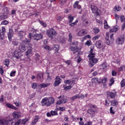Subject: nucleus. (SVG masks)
I'll list each match as a JSON object with an SVG mask.
<instances>
[{"instance_id":"obj_34","label":"nucleus","mask_w":125,"mask_h":125,"mask_svg":"<svg viewBox=\"0 0 125 125\" xmlns=\"http://www.w3.org/2000/svg\"><path fill=\"white\" fill-rule=\"evenodd\" d=\"M93 30L94 33H95V34H98L100 31L99 29H98V28L97 27L94 28Z\"/></svg>"},{"instance_id":"obj_44","label":"nucleus","mask_w":125,"mask_h":125,"mask_svg":"<svg viewBox=\"0 0 125 125\" xmlns=\"http://www.w3.org/2000/svg\"><path fill=\"white\" fill-rule=\"evenodd\" d=\"M14 104L16 105V106H20V104H21V102H20V101L18 100L16 102H15Z\"/></svg>"},{"instance_id":"obj_42","label":"nucleus","mask_w":125,"mask_h":125,"mask_svg":"<svg viewBox=\"0 0 125 125\" xmlns=\"http://www.w3.org/2000/svg\"><path fill=\"white\" fill-rule=\"evenodd\" d=\"M68 37H69L68 41L72 42V39L73 38V35H72V33H69Z\"/></svg>"},{"instance_id":"obj_53","label":"nucleus","mask_w":125,"mask_h":125,"mask_svg":"<svg viewBox=\"0 0 125 125\" xmlns=\"http://www.w3.org/2000/svg\"><path fill=\"white\" fill-rule=\"evenodd\" d=\"M16 73V71H12L10 74V77H14L15 76V73Z\"/></svg>"},{"instance_id":"obj_49","label":"nucleus","mask_w":125,"mask_h":125,"mask_svg":"<svg viewBox=\"0 0 125 125\" xmlns=\"http://www.w3.org/2000/svg\"><path fill=\"white\" fill-rule=\"evenodd\" d=\"M5 122H6V120H0V125H5Z\"/></svg>"},{"instance_id":"obj_26","label":"nucleus","mask_w":125,"mask_h":125,"mask_svg":"<svg viewBox=\"0 0 125 125\" xmlns=\"http://www.w3.org/2000/svg\"><path fill=\"white\" fill-rule=\"evenodd\" d=\"M118 30H119L118 26L113 27L112 28L110 29V32H112V33H113L114 32H116Z\"/></svg>"},{"instance_id":"obj_23","label":"nucleus","mask_w":125,"mask_h":125,"mask_svg":"<svg viewBox=\"0 0 125 125\" xmlns=\"http://www.w3.org/2000/svg\"><path fill=\"white\" fill-rule=\"evenodd\" d=\"M96 111V109H93V108H90L87 110V113L88 114H90V115H91L92 114H94Z\"/></svg>"},{"instance_id":"obj_50","label":"nucleus","mask_w":125,"mask_h":125,"mask_svg":"<svg viewBox=\"0 0 125 125\" xmlns=\"http://www.w3.org/2000/svg\"><path fill=\"white\" fill-rule=\"evenodd\" d=\"M22 42L23 43H30V40L29 39V40L25 39L22 41Z\"/></svg>"},{"instance_id":"obj_55","label":"nucleus","mask_w":125,"mask_h":125,"mask_svg":"<svg viewBox=\"0 0 125 125\" xmlns=\"http://www.w3.org/2000/svg\"><path fill=\"white\" fill-rule=\"evenodd\" d=\"M51 114L52 116H55V115H57V111H51Z\"/></svg>"},{"instance_id":"obj_25","label":"nucleus","mask_w":125,"mask_h":125,"mask_svg":"<svg viewBox=\"0 0 125 125\" xmlns=\"http://www.w3.org/2000/svg\"><path fill=\"white\" fill-rule=\"evenodd\" d=\"M52 48L57 52L59 51V45L58 44L54 45V47H52Z\"/></svg>"},{"instance_id":"obj_12","label":"nucleus","mask_w":125,"mask_h":125,"mask_svg":"<svg viewBox=\"0 0 125 125\" xmlns=\"http://www.w3.org/2000/svg\"><path fill=\"white\" fill-rule=\"evenodd\" d=\"M103 42L101 41H97L95 45L97 48H102L103 47Z\"/></svg>"},{"instance_id":"obj_40","label":"nucleus","mask_w":125,"mask_h":125,"mask_svg":"<svg viewBox=\"0 0 125 125\" xmlns=\"http://www.w3.org/2000/svg\"><path fill=\"white\" fill-rule=\"evenodd\" d=\"M99 38H100V35H97L95 36H94V37H93V41H97V40H98V39H99Z\"/></svg>"},{"instance_id":"obj_8","label":"nucleus","mask_w":125,"mask_h":125,"mask_svg":"<svg viewBox=\"0 0 125 125\" xmlns=\"http://www.w3.org/2000/svg\"><path fill=\"white\" fill-rule=\"evenodd\" d=\"M117 44H123L125 42V36L121 35L116 39Z\"/></svg>"},{"instance_id":"obj_2","label":"nucleus","mask_w":125,"mask_h":125,"mask_svg":"<svg viewBox=\"0 0 125 125\" xmlns=\"http://www.w3.org/2000/svg\"><path fill=\"white\" fill-rule=\"evenodd\" d=\"M26 51V46L23 44H20L19 48L17 49L14 52V57L17 59H20L22 56L21 52H24Z\"/></svg>"},{"instance_id":"obj_11","label":"nucleus","mask_w":125,"mask_h":125,"mask_svg":"<svg viewBox=\"0 0 125 125\" xmlns=\"http://www.w3.org/2000/svg\"><path fill=\"white\" fill-rule=\"evenodd\" d=\"M7 35L9 41H10V42H11L12 37H13V30L11 29H10L9 30V32L7 33Z\"/></svg>"},{"instance_id":"obj_47","label":"nucleus","mask_w":125,"mask_h":125,"mask_svg":"<svg viewBox=\"0 0 125 125\" xmlns=\"http://www.w3.org/2000/svg\"><path fill=\"white\" fill-rule=\"evenodd\" d=\"M1 24L2 25H7L8 24V21H7L6 20H4V21H2Z\"/></svg>"},{"instance_id":"obj_4","label":"nucleus","mask_w":125,"mask_h":125,"mask_svg":"<svg viewBox=\"0 0 125 125\" xmlns=\"http://www.w3.org/2000/svg\"><path fill=\"white\" fill-rule=\"evenodd\" d=\"M28 38L30 39V40H33V41H36V42H38V41H40V40L42 39V34H35L33 35L32 33H29Z\"/></svg>"},{"instance_id":"obj_38","label":"nucleus","mask_w":125,"mask_h":125,"mask_svg":"<svg viewBox=\"0 0 125 125\" xmlns=\"http://www.w3.org/2000/svg\"><path fill=\"white\" fill-rule=\"evenodd\" d=\"M78 20H76L75 22L70 23L69 26H71V27H73L75 26V25H77V23H78Z\"/></svg>"},{"instance_id":"obj_46","label":"nucleus","mask_w":125,"mask_h":125,"mask_svg":"<svg viewBox=\"0 0 125 125\" xmlns=\"http://www.w3.org/2000/svg\"><path fill=\"white\" fill-rule=\"evenodd\" d=\"M107 79L106 78H104L103 79H102V83H107Z\"/></svg>"},{"instance_id":"obj_9","label":"nucleus","mask_w":125,"mask_h":125,"mask_svg":"<svg viewBox=\"0 0 125 125\" xmlns=\"http://www.w3.org/2000/svg\"><path fill=\"white\" fill-rule=\"evenodd\" d=\"M69 49L71 51H73V54H76L77 55L80 54V50L77 47L70 46Z\"/></svg>"},{"instance_id":"obj_63","label":"nucleus","mask_w":125,"mask_h":125,"mask_svg":"<svg viewBox=\"0 0 125 125\" xmlns=\"http://www.w3.org/2000/svg\"><path fill=\"white\" fill-rule=\"evenodd\" d=\"M64 83H66V84H70L71 83V80H66L64 81Z\"/></svg>"},{"instance_id":"obj_61","label":"nucleus","mask_w":125,"mask_h":125,"mask_svg":"<svg viewBox=\"0 0 125 125\" xmlns=\"http://www.w3.org/2000/svg\"><path fill=\"white\" fill-rule=\"evenodd\" d=\"M87 94H85V95H83V94H81V98L82 99L84 98V97H87Z\"/></svg>"},{"instance_id":"obj_16","label":"nucleus","mask_w":125,"mask_h":125,"mask_svg":"<svg viewBox=\"0 0 125 125\" xmlns=\"http://www.w3.org/2000/svg\"><path fill=\"white\" fill-rule=\"evenodd\" d=\"M5 33V28L2 27L1 31L0 30V38L2 39L4 37V33Z\"/></svg>"},{"instance_id":"obj_43","label":"nucleus","mask_w":125,"mask_h":125,"mask_svg":"<svg viewBox=\"0 0 125 125\" xmlns=\"http://www.w3.org/2000/svg\"><path fill=\"white\" fill-rule=\"evenodd\" d=\"M33 45L31 43H28L26 47L27 49H33Z\"/></svg>"},{"instance_id":"obj_21","label":"nucleus","mask_w":125,"mask_h":125,"mask_svg":"<svg viewBox=\"0 0 125 125\" xmlns=\"http://www.w3.org/2000/svg\"><path fill=\"white\" fill-rule=\"evenodd\" d=\"M6 107L8 108H9L10 109H13L14 110H17V107H15L14 105L9 104V103H7L6 104Z\"/></svg>"},{"instance_id":"obj_48","label":"nucleus","mask_w":125,"mask_h":125,"mask_svg":"<svg viewBox=\"0 0 125 125\" xmlns=\"http://www.w3.org/2000/svg\"><path fill=\"white\" fill-rule=\"evenodd\" d=\"M121 85L122 87H124V86L125 85V80H123L121 82Z\"/></svg>"},{"instance_id":"obj_20","label":"nucleus","mask_w":125,"mask_h":125,"mask_svg":"<svg viewBox=\"0 0 125 125\" xmlns=\"http://www.w3.org/2000/svg\"><path fill=\"white\" fill-rule=\"evenodd\" d=\"M50 85V83H42V84H40L39 85V86H40L41 88H43L47 87V86H49Z\"/></svg>"},{"instance_id":"obj_19","label":"nucleus","mask_w":125,"mask_h":125,"mask_svg":"<svg viewBox=\"0 0 125 125\" xmlns=\"http://www.w3.org/2000/svg\"><path fill=\"white\" fill-rule=\"evenodd\" d=\"M37 80L40 81V82H42L43 80V74L42 73H39L37 74Z\"/></svg>"},{"instance_id":"obj_60","label":"nucleus","mask_w":125,"mask_h":125,"mask_svg":"<svg viewBox=\"0 0 125 125\" xmlns=\"http://www.w3.org/2000/svg\"><path fill=\"white\" fill-rule=\"evenodd\" d=\"M23 35H24V32H23V31L20 32V33L19 34V36L20 37H21V38H22V37H23Z\"/></svg>"},{"instance_id":"obj_52","label":"nucleus","mask_w":125,"mask_h":125,"mask_svg":"<svg viewBox=\"0 0 125 125\" xmlns=\"http://www.w3.org/2000/svg\"><path fill=\"white\" fill-rule=\"evenodd\" d=\"M83 40H86V39H91V37H90V35H88L84 36L83 37Z\"/></svg>"},{"instance_id":"obj_13","label":"nucleus","mask_w":125,"mask_h":125,"mask_svg":"<svg viewBox=\"0 0 125 125\" xmlns=\"http://www.w3.org/2000/svg\"><path fill=\"white\" fill-rule=\"evenodd\" d=\"M107 95L108 97H110L111 99H114L116 97V93H114L112 92L108 91Z\"/></svg>"},{"instance_id":"obj_29","label":"nucleus","mask_w":125,"mask_h":125,"mask_svg":"<svg viewBox=\"0 0 125 125\" xmlns=\"http://www.w3.org/2000/svg\"><path fill=\"white\" fill-rule=\"evenodd\" d=\"M31 54H32V49H27V50L25 52V55L28 56L29 55H31Z\"/></svg>"},{"instance_id":"obj_15","label":"nucleus","mask_w":125,"mask_h":125,"mask_svg":"<svg viewBox=\"0 0 125 125\" xmlns=\"http://www.w3.org/2000/svg\"><path fill=\"white\" fill-rule=\"evenodd\" d=\"M13 116L14 119H19V118L21 117V113L19 112H14L13 113Z\"/></svg>"},{"instance_id":"obj_24","label":"nucleus","mask_w":125,"mask_h":125,"mask_svg":"<svg viewBox=\"0 0 125 125\" xmlns=\"http://www.w3.org/2000/svg\"><path fill=\"white\" fill-rule=\"evenodd\" d=\"M89 25H90V23H89L88 21H83V26H84V27H88Z\"/></svg>"},{"instance_id":"obj_56","label":"nucleus","mask_w":125,"mask_h":125,"mask_svg":"<svg viewBox=\"0 0 125 125\" xmlns=\"http://www.w3.org/2000/svg\"><path fill=\"white\" fill-rule=\"evenodd\" d=\"M40 23L42 26H43V27H46V23H45V22L40 21Z\"/></svg>"},{"instance_id":"obj_7","label":"nucleus","mask_w":125,"mask_h":125,"mask_svg":"<svg viewBox=\"0 0 125 125\" xmlns=\"http://www.w3.org/2000/svg\"><path fill=\"white\" fill-rule=\"evenodd\" d=\"M91 9L92 13L94 14L95 16L97 17L99 15L100 13V10L98 9L97 7L95 5H91Z\"/></svg>"},{"instance_id":"obj_62","label":"nucleus","mask_w":125,"mask_h":125,"mask_svg":"<svg viewBox=\"0 0 125 125\" xmlns=\"http://www.w3.org/2000/svg\"><path fill=\"white\" fill-rule=\"evenodd\" d=\"M105 43L107 44V45H109V44H110V41L108 38H106Z\"/></svg>"},{"instance_id":"obj_51","label":"nucleus","mask_w":125,"mask_h":125,"mask_svg":"<svg viewBox=\"0 0 125 125\" xmlns=\"http://www.w3.org/2000/svg\"><path fill=\"white\" fill-rule=\"evenodd\" d=\"M41 56H40V55L38 53H36L35 54V58H36V60H40V58Z\"/></svg>"},{"instance_id":"obj_58","label":"nucleus","mask_w":125,"mask_h":125,"mask_svg":"<svg viewBox=\"0 0 125 125\" xmlns=\"http://www.w3.org/2000/svg\"><path fill=\"white\" fill-rule=\"evenodd\" d=\"M12 42L13 45H15V46L18 45L19 42L17 41H12Z\"/></svg>"},{"instance_id":"obj_3","label":"nucleus","mask_w":125,"mask_h":125,"mask_svg":"<svg viewBox=\"0 0 125 125\" xmlns=\"http://www.w3.org/2000/svg\"><path fill=\"white\" fill-rule=\"evenodd\" d=\"M54 99L52 97L44 98L41 102L42 106L46 105L47 107H48L54 103Z\"/></svg>"},{"instance_id":"obj_31","label":"nucleus","mask_w":125,"mask_h":125,"mask_svg":"<svg viewBox=\"0 0 125 125\" xmlns=\"http://www.w3.org/2000/svg\"><path fill=\"white\" fill-rule=\"evenodd\" d=\"M12 124H13V122L12 120H9V121H6L5 125H12Z\"/></svg>"},{"instance_id":"obj_45","label":"nucleus","mask_w":125,"mask_h":125,"mask_svg":"<svg viewBox=\"0 0 125 125\" xmlns=\"http://www.w3.org/2000/svg\"><path fill=\"white\" fill-rule=\"evenodd\" d=\"M110 102H111L109 100H105V106H109V105L110 104Z\"/></svg>"},{"instance_id":"obj_14","label":"nucleus","mask_w":125,"mask_h":125,"mask_svg":"<svg viewBox=\"0 0 125 125\" xmlns=\"http://www.w3.org/2000/svg\"><path fill=\"white\" fill-rule=\"evenodd\" d=\"M87 33V32H86V31L84 30H82L78 32V33L77 34V36H78V37H83V36L86 35Z\"/></svg>"},{"instance_id":"obj_39","label":"nucleus","mask_w":125,"mask_h":125,"mask_svg":"<svg viewBox=\"0 0 125 125\" xmlns=\"http://www.w3.org/2000/svg\"><path fill=\"white\" fill-rule=\"evenodd\" d=\"M72 87H73V86H72V85H70L69 86H67L66 87H64V90H69V89H71V88H72Z\"/></svg>"},{"instance_id":"obj_28","label":"nucleus","mask_w":125,"mask_h":125,"mask_svg":"<svg viewBox=\"0 0 125 125\" xmlns=\"http://www.w3.org/2000/svg\"><path fill=\"white\" fill-rule=\"evenodd\" d=\"M68 18L69 19V22L72 23L73 22V20H74V17L71 15H68Z\"/></svg>"},{"instance_id":"obj_54","label":"nucleus","mask_w":125,"mask_h":125,"mask_svg":"<svg viewBox=\"0 0 125 125\" xmlns=\"http://www.w3.org/2000/svg\"><path fill=\"white\" fill-rule=\"evenodd\" d=\"M90 108H91V109H93V110H96V106L93 104H90Z\"/></svg>"},{"instance_id":"obj_10","label":"nucleus","mask_w":125,"mask_h":125,"mask_svg":"<svg viewBox=\"0 0 125 125\" xmlns=\"http://www.w3.org/2000/svg\"><path fill=\"white\" fill-rule=\"evenodd\" d=\"M61 83V79L59 76H57L54 84V86H58Z\"/></svg>"},{"instance_id":"obj_57","label":"nucleus","mask_w":125,"mask_h":125,"mask_svg":"<svg viewBox=\"0 0 125 125\" xmlns=\"http://www.w3.org/2000/svg\"><path fill=\"white\" fill-rule=\"evenodd\" d=\"M110 85H112V84H113L114 83H115V81L114 80V78H111L110 79Z\"/></svg>"},{"instance_id":"obj_30","label":"nucleus","mask_w":125,"mask_h":125,"mask_svg":"<svg viewBox=\"0 0 125 125\" xmlns=\"http://www.w3.org/2000/svg\"><path fill=\"white\" fill-rule=\"evenodd\" d=\"M31 86L33 89H36L38 87V84L36 83H33L31 84Z\"/></svg>"},{"instance_id":"obj_37","label":"nucleus","mask_w":125,"mask_h":125,"mask_svg":"<svg viewBox=\"0 0 125 125\" xmlns=\"http://www.w3.org/2000/svg\"><path fill=\"white\" fill-rule=\"evenodd\" d=\"M4 65H6L7 67H8V65H9V60L6 59L4 62Z\"/></svg>"},{"instance_id":"obj_18","label":"nucleus","mask_w":125,"mask_h":125,"mask_svg":"<svg viewBox=\"0 0 125 125\" xmlns=\"http://www.w3.org/2000/svg\"><path fill=\"white\" fill-rule=\"evenodd\" d=\"M118 100H113L111 101L110 102V105L111 106H114V107H117L118 106Z\"/></svg>"},{"instance_id":"obj_41","label":"nucleus","mask_w":125,"mask_h":125,"mask_svg":"<svg viewBox=\"0 0 125 125\" xmlns=\"http://www.w3.org/2000/svg\"><path fill=\"white\" fill-rule=\"evenodd\" d=\"M91 43H92L91 41L89 40L86 41V42L85 43V44L86 45H87L88 46H89L90 45H91Z\"/></svg>"},{"instance_id":"obj_35","label":"nucleus","mask_w":125,"mask_h":125,"mask_svg":"<svg viewBox=\"0 0 125 125\" xmlns=\"http://www.w3.org/2000/svg\"><path fill=\"white\" fill-rule=\"evenodd\" d=\"M28 120L27 119H24L22 120H21V123L22 124V125H26V123L28 122Z\"/></svg>"},{"instance_id":"obj_6","label":"nucleus","mask_w":125,"mask_h":125,"mask_svg":"<svg viewBox=\"0 0 125 125\" xmlns=\"http://www.w3.org/2000/svg\"><path fill=\"white\" fill-rule=\"evenodd\" d=\"M58 99H60V100L58 101L57 102L58 105H61V104L67 103V98L65 97L64 96L61 95L58 97Z\"/></svg>"},{"instance_id":"obj_32","label":"nucleus","mask_w":125,"mask_h":125,"mask_svg":"<svg viewBox=\"0 0 125 125\" xmlns=\"http://www.w3.org/2000/svg\"><path fill=\"white\" fill-rule=\"evenodd\" d=\"M122 9V8L119 6H115L114 8V11H120Z\"/></svg>"},{"instance_id":"obj_36","label":"nucleus","mask_w":125,"mask_h":125,"mask_svg":"<svg viewBox=\"0 0 125 125\" xmlns=\"http://www.w3.org/2000/svg\"><path fill=\"white\" fill-rule=\"evenodd\" d=\"M104 29H108L109 28V25H108V23H107V21L104 20Z\"/></svg>"},{"instance_id":"obj_27","label":"nucleus","mask_w":125,"mask_h":125,"mask_svg":"<svg viewBox=\"0 0 125 125\" xmlns=\"http://www.w3.org/2000/svg\"><path fill=\"white\" fill-rule=\"evenodd\" d=\"M7 17V14H3L0 16V20H3L4 19H6Z\"/></svg>"},{"instance_id":"obj_59","label":"nucleus","mask_w":125,"mask_h":125,"mask_svg":"<svg viewBox=\"0 0 125 125\" xmlns=\"http://www.w3.org/2000/svg\"><path fill=\"white\" fill-rule=\"evenodd\" d=\"M20 124H21V120H19L15 123L14 125H19Z\"/></svg>"},{"instance_id":"obj_64","label":"nucleus","mask_w":125,"mask_h":125,"mask_svg":"<svg viewBox=\"0 0 125 125\" xmlns=\"http://www.w3.org/2000/svg\"><path fill=\"white\" fill-rule=\"evenodd\" d=\"M71 100H72V101H74L75 99H78L77 98L76 95L75 96H73L72 97L70 98Z\"/></svg>"},{"instance_id":"obj_1","label":"nucleus","mask_w":125,"mask_h":125,"mask_svg":"<svg viewBox=\"0 0 125 125\" xmlns=\"http://www.w3.org/2000/svg\"><path fill=\"white\" fill-rule=\"evenodd\" d=\"M93 48H91L89 51V54L88 56L89 58V65L90 67H93L95 64H96L98 62V59L94 58L95 57V53L93 52Z\"/></svg>"},{"instance_id":"obj_22","label":"nucleus","mask_w":125,"mask_h":125,"mask_svg":"<svg viewBox=\"0 0 125 125\" xmlns=\"http://www.w3.org/2000/svg\"><path fill=\"white\" fill-rule=\"evenodd\" d=\"M38 121H39V116H35L34 120L32 121V123L30 125H35L38 122Z\"/></svg>"},{"instance_id":"obj_17","label":"nucleus","mask_w":125,"mask_h":125,"mask_svg":"<svg viewBox=\"0 0 125 125\" xmlns=\"http://www.w3.org/2000/svg\"><path fill=\"white\" fill-rule=\"evenodd\" d=\"M79 3H80V1H76L73 4L74 8H77V9H81V8H82V6H81L80 5H79Z\"/></svg>"},{"instance_id":"obj_33","label":"nucleus","mask_w":125,"mask_h":125,"mask_svg":"<svg viewBox=\"0 0 125 125\" xmlns=\"http://www.w3.org/2000/svg\"><path fill=\"white\" fill-rule=\"evenodd\" d=\"M44 49H45L46 50H49V51H50V50H52V49H53V48H51L48 45H46L44 47Z\"/></svg>"},{"instance_id":"obj_5","label":"nucleus","mask_w":125,"mask_h":125,"mask_svg":"<svg viewBox=\"0 0 125 125\" xmlns=\"http://www.w3.org/2000/svg\"><path fill=\"white\" fill-rule=\"evenodd\" d=\"M56 35H57V33L53 28H51L47 31V35L49 38H50V39H53V37H54V36H56Z\"/></svg>"}]
</instances>
